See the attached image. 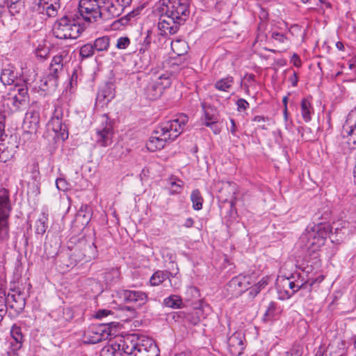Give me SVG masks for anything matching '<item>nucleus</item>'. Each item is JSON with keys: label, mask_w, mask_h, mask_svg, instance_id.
Listing matches in <instances>:
<instances>
[{"label": "nucleus", "mask_w": 356, "mask_h": 356, "mask_svg": "<svg viewBox=\"0 0 356 356\" xmlns=\"http://www.w3.org/2000/svg\"><path fill=\"white\" fill-rule=\"evenodd\" d=\"M158 29L161 35H172L188 19L190 10L188 0H161Z\"/></svg>", "instance_id": "nucleus-1"}, {"label": "nucleus", "mask_w": 356, "mask_h": 356, "mask_svg": "<svg viewBox=\"0 0 356 356\" xmlns=\"http://www.w3.org/2000/svg\"><path fill=\"white\" fill-rule=\"evenodd\" d=\"M188 120L187 115L181 113L176 119L161 123L147 141V148L151 152L163 149L167 142L174 140L181 134Z\"/></svg>", "instance_id": "nucleus-2"}, {"label": "nucleus", "mask_w": 356, "mask_h": 356, "mask_svg": "<svg viewBox=\"0 0 356 356\" xmlns=\"http://www.w3.org/2000/svg\"><path fill=\"white\" fill-rule=\"evenodd\" d=\"M330 231L329 225L323 224L316 225L303 232L298 242V245L306 251L307 257L313 256L312 264L317 268L321 265L318 252L325 245Z\"/></svg>", "instance_id": "nucleus-3"}, {"label": "nucleus", "mask_w": 356, "mask_h": 356, "mask_svg": "<svg viewBox=\"0 0 356 356\" xmlns=\"http://www.w3.org/2000/svg\"><path fill=\"white\" fill-rule=\"evenodd\" d=\"M122 350L129 356H159V350L148 337L129 334L124 337Z\"/></svg>", "instance_id": "nucleus-4"}, {"label": "nucleus", "mask_w": 356, "mask_h": 356, "mask_svg": "<svg viewBox=\"0 0 356 356\" xmlns=\"http://www.w3.org/2000/svg\"><path fill=\"white\" fill-rule=\"evenodd\" d=\"M84 26L72 16L65 15L57 19L53 26L54 35L61 40L76 39L84 31Z\"/></svg>", "instance_id": "nucleus-5"}, {"label": "nucleus", "mask_w": 356, "mask_h": 356, "mask_svg": "<svg viewBox=\"0 0 356 356\" xmlns=\"http://www.w3.org/2000/svg\"><path fill=\"white\" fill-rule=\"evenodd\" d=\"M12 209L9 191L0 188V245H6L10 238L9 218Z\"/></svg>", "instance_id": "nucleus-6"}, {"label": "nucleus", "mask_w": 356, "mask_h": 356, "mask_svg": "<svg viewBox=\"0 0 356 356\" xmlns=\"http://www.w3.org/2000/svg\"><path fill=\"white\" fill-rule=\"evenodd\" d=\"M96 253V246L93 242L88 243L86 240H81L78 246L69 255V261L65 265L68 268H73L82 260L89 261L95 258Z\"/></svg>", "instance_id": "nucleus-7"}, {"label": "nucleus", "mask_w": 356, "mask_h": 356, "mask_svg": "<svg viewBox=\"0 0 356 356\" xmlns=\"http://www.w3.org/2000/svg\"><path fill=\"white\" fill-rule=\"evenodd\" d=\"M298 280L296 279L295 275H292L291 277H288L289 283L290 284H289L290 298L292 296H293L296 292L300 291V296L305 297L306 300H312V288L316 283H321L324 280V276L321 275L315 279L310 278L306 281H304L303 279L300 280L299 275H298Z\"/></svg>", "instance_id": "nucleus-8"}, {"label": "nucleus", "mask_w": 356, "mask_h": 356, "mask_svg": "<svg viewBox=\"0 0 356 356\" xmlns=\"http://www.w3.org/2000/svg\"><path fill=\"white\" fill-rule=\"evenodd\" d=\"M104 3L105 0H80L79 12L85 21L95 22L103 17L101 8Z\"/></svg>", "instance_id": "nucleus-9"}, {"label": "nucleus", "mask_w": 356, "mask_h": 356, "mask_svg": "<svg viewBox=\"0 0 356 356\" xmlns=\"http://www.w3.org/2000/svg\"><path fill=\"white\" fill-rule=\"evenodd\" d=\"M114 334L109 324H92L85 331L83 341L86 343H97Z\"/></svg>", "instance_id": "nucleus-10"}, {"label": "nucleus", "mask_w": 356, "mask_h": 356, "mask_svg": "<svg viewBox=\"0 0 356 356\" xmlns=\"http://www.w3.org/2000/svg\"><path fill=\"white\" fill-rule=\"evenodd\" d=\"M100 124L96 128L92 138L100 147H107L111 145L113 137V128L106 115L99 118Z\"/></svg>", "instance_id": "nucleus-11"}, {"label": "nucleus", "mask_w": 356, "mask_h": 356, "mask_svg": "<svg viewBox=\"0 0 356 356\" xmlns=\"http://www.w3.org/2000/svg\"><path fill=\"white\" fill-rule=\"evenodd\" d=\"M342 136L344 140L342 143L348 145V149L355 150L356 149V111H352L348 114L342 127Z\"/></svg>", "instance_id": "nucleus-12"}, {"label": "nucleus", "mask_w": 356, "mask_h": 356, "mask_svg": "<svg viewBox=\"0 0 356 356\" xmlns=\"http://www.w3.org/2000/svg\"><path fill=\"white\" fill-rule=\"evenodd\" d=\"M254 282L250 275L239 274L233 277L228 283L227 290L232 297L237 298L248 289V286Z\"/></svg>", "instance_id": "nucleus-13"}, {"label": "nucleus", "mask_w": 356, "mask_h": 356, "mask_svg": "<svg viewBox=\"0 0 356 356\" xmlns=\"http://www.w3.org/2000/svg\"><path fill=\"white\" fill-rule=\"evenodd\" d=\"M247 346L245 334L241 331H236L228 337L227 350L232 356H240Z\"/></svg>", "instance_id": "nucleus-14"}, {"label": "nucleus", "mask_w": 356, "mask_h": 356, "mask_svg": "<svg viewBox=\"0 0 356 356\" xmlns=\"http://www.w3.org/2000/svg\"><path fill=\"white\" fill-rule=\"evenodd\" d=\"M63 112L60 107L55 108L53 116L48 123L49 129H51L58 137L65 140L68 138L67 127L63 123Z\"/></svg>", "instance_id": "nucleus-15"}, {"label": "nucleus", "mask_w": 356, "mask_h": 356, "mask_svg": "<svg viewBox=\"0 0 356 356\" xmlns=\"http://www.w3.org/2000/svg\"><path fill=\"white\" fill-rule=\"evenodd\" d=\"M120 297L124 302L136 307H141L148 301L147 294L141 291L122 290L120 292Z\"/></svg>", "instance_id": "nucleus-16"}, {"label": "nucleus", "mask_w": 356, "mask_h": 356, "mask_svg": "<svg viewBox=\"0 0 356 356\" xmlns=\"http://www.w3.org/2000/svg\"><path fill=\"white\" fill-rule=\"evenodd\" d=\"M60 8V0H38L34 6L37 13L48 17H56Z\"/></svg>", "instance_id": "nucleus-17"}, {"label": "nucleus", "mask_w": 356, "mask_h": 356, "mask_svg": "<svg viewBox=\"0 0 356 356\" xmlns=\"http://www.w3.org/2000/svg\"><path fill=\"white\" fill-rule=\"evenodd\" d=\"M8 99L15 108L17 111L28 99V88L26 86H15L13 94Z\"/></svg>", "instance_id": "nucleus-18"}, {"label": "nucleus", "mask_w": 356, "mask_h": 356, "mask_svg": "<svg viewBox=\"0 0 356 356\" xmlns=\"http://www.w3.org/2000/svg\"><path fill=\"white\" fill-rule=\"evenodd\" d=\"M124 337H117L101 350L100 356H122Z\"/></svg>", "instance_id": "nucleus-19"}, {"label": "nucleus", "mask_w": 356, "mask_h": 356, "mask_svg": "<svg viewBox=\"0 0 356 356\" xmlns=\"http://www.w3.org/2000/svg\"><path fill=\"white\" fill-rule=\"evenodd\" d=\"M40 124L39 109L30 107L25 114L24 126L29 129V132H35Z\"/></svg>", "instance_id": "nucleus-20"}, {"label": "nucleus", "mask_w": 356, "mask_h": 356, "mask_svg": "<svg viewBox=\"0 0 356 356\" xmlns=\"http://www.w3.org/2000/svg\"><path fill=\"white\" fill-rule=\"evenodd\" d=\"M150 80L154 81L157 84L159 89L163 92V90L169 88L172 83V75L168 72H154L151 71Z\"/></svg>", "instance_id": "nucleus-21"}, {"label": "nucleus", "mask_w": 356, "mask_h": 356, "mask_svg": "<svg viewBox=\"0 0 356 356\" xmlns=\"http://www.w3.org/2000/svg\"><path fill=\"white\" fill-rule=\"evenodd\" d=\"M104 8L102 11L103 17L105 19H112L119 17L124 10L122 6L118 3L115 0H105Z\"/></svg>", "instance_id": "nucleus-22"}, {"label": "nucleus", "mask_w": 356, "mask_h": 356, "mask_svg": "<svg viewBox=\"0 0 356 356\" xmlns=\"http://www.w3.org/2000/svg\"><path fill=\"white\" fill-rule=\"evenodd\" d=\"M63 70V54L56 55L53 57L49 66V81L56 83V79L60 73Z\"/></svg>", "instance_id": "nucleus-23"}, {"label": "nucleus", "mask_w": 356, "mask_h": 356, "mask_svg": "<svg viewBox=\"0 0 356 356\" xmlns=\"http://www.w3.org/2000/svg\"><path fill=\"white\" fill-rule=\"evenodd\" d=\"M115 95V88L112 83L104 85L98 91L97 99L103 104L111 102Z\"/></svg>", "instance_id": "nucleus-24"}, {"label": "nucleus", "mask_w": 356, "mask_h": 356, "mask_svg": "<svg viewBox=\"0 0 356 356\" xmlns=\"http://www.w3.org/2000/svg\"><path fill=\"white\" fill-rule=\"evenodd\" d=\"M6 115L4 111L0 110V161L6 162L8 156L3 155L5 152L4 140L7 137L5 132Z\"/></svg>", "instance_id": "nucleus-25"}, {"label": "nucleus", "mask_w": 356, "mask_h": 356, "mask_svg": "<svg viewBox=\"0 0 356 356\" xmlns=\"http://www.w3.org/2000/svg\"><path fill=\"white\" fill-rule=\"evenodd\" d=\"M300 111L303 120L309 122L312 120L314 109L311 101L308 98H303L300 102Z\"/></svg>", "instance_id": "nucleus-26"}, {"label": "nucleus", "mask_w": 356, "mask_h": 356, "mask_svg": "<svg viewBox=\"0 0 356 356\" xmlns=\"http://www.w3.org/2000/svg\"><path fill=\"white\" fill-rule=\"evenodd\" d=\"M289 278L281 277L277 280V290L280 300L290 298Z\"/></svg>", "instance_id": "nucleus-27"}, {"label": "nucleus", "mask_w": 356, "mask_h": 356, "mask_svg": "<svg viewBox=\"0 0 356 356\" xmlns=\"http://www.w3.org/2000/svg\"><path fill=\"white\" fill-rule=\"evenodd\" d=\"M234 82V77L229 75L218 80L214 83V88L217 90L228 92L232 89Z\"/></svg>", "instance_id": "nucleus-28"}, {"label": "nucleus", "mask_w": 356, "mask_h": 356, "mask_svg": "<svg viewBox=\"0 0 356 356\" xmlns=\"http://www.w3.org/2000/svg\"><path fill=\"white\" fill-rule=\"evenodd\" d=\"M145 93L147 98L150 100H154L159 97L163 92L161 89H159L158 85L155 84L154 81L150 80L145 89Z\"/></svg>", "instance_id": "nucleus-29"}, {"label": "nucleus", "mask_w": 356, "mask_h": 356, "mask_svg": "<svg viewBox=\"0 0 356 356\" xmlns=\"http://www.w3.org/2000/svg\"><path fill=\"white\" fill-rule=\"evenodd\" d=\"M170 273L163 270H157L153 273L149 279L151 286H156L162 284L165 280H170Z\"/></svg>", "instance_id": "nucleus-30"}, {"label": "nucleus", "mask_w": 356, "mask_h": 356, "mask_svg": "<svg viewBox=\"0 0 356 356\" xmlns=\"http://www.w3.org/2000/svg\"><path fill=\"white\" fill-rule=\"evenodd\" d=\"M16 79L17 74L10 67L3 69L0 77L1 81L3 85L8 86L13 84Z\"/></svg>", "instance_id": "nucleus-31"}, {"label": "nucleus", "mask_w": 356, "mask_h": 356, "mask_svg": "<svg viewBox=\"0 0 356 356\" xmlns=\"http://www.w3.org/2000/svg\"><path fill=\"white\" fill-rule=\"evenodd\" d=\"M48 217L44 213H42L35 222V234L42 236L48 227Z\"/></svg>", "instance_id": "nucleus-32"}, {"label": "nucleus", "mask_w": 356, "mask_h": 356, "mask_svg": "<svg viewBox=\"0 0 356 356\" xmlns=\"http://www.w3.org/2000/svg\"><path fill=\"white\" fill-rule=\"evenodd\" d=\"M171 49L177 56H184L187 52V44L183 40H175L171 42Z\"/></svg>", "instance_id": "nucleus-33"}, {"label": "nucleus", "mask_w": 356, "mask_h": 356, "mask_svg": "<svg viewBox=\"0 0 356 356\" xmlns=\"http://www.w3.org/2000/svg\"><path fill=\"white\" fill-rule=\"evenodd\" d=\"M163 304L165 306L172 309H180L184 305L181 297L176 295H171L165 298L163 300Z\"/></svg>", "instance_id": "nucleus-34"}, {"label": "nucleus", "mask_w": 356, "mask_h": 356, "mask_svg": "<svg viewBox=\"0 0 356 356\" xmlns=\"http://www.w3.org/2000/svg\"><path fill=\"white\" fill-rule=\"evenodd\" d=\"M191 200L193 203V209L199 211L202 209L204 199L198 189H195L191 194Z\"/></svg>", "instance_id": "nucleus-35"}, {"label": "nucleus", "mask_w": 356, "mask_h": 356, "mask_svg": "<svg viewBox=\"0 0 356 356\" xmlns=\"http://www.w3.org/2000/svg\"><path fill=\"white\" fill-rule=\"evenodd\" d=\"M203 108L204 110L203 124L207 127H212L214 124H217L218 117L214 113L213 109L211 108L206 109L204 106Z\"/></svg>", "instance_id": "nucleus-36"}, {"label": "nucleus", "mask_w": 356, "mask_h": 356, "mask_svg": "<svg viewBox=\"0 0 356 356\" xmlns=\"http://www.w3.org/2000/svg\"><path fill=\"white\" fill-rule=\"evenodd\" d=\"M110 38L108 36H102L95 40L93 47L97 51H104L108 49Z\"/></svg>", "instance_id": "nucleus-37"}, {"label": "nucleus", "mask_w": 356, "mask_h": 356, "mask_svg": "<svg viewBox=\"0 0 356 356\" xmlns=\"http://www.w3.org/2000/svg\"><path fill=\"white\" fill-rule=\"evenodd\" d=\"M280 310L277 308V305L274 302L269 303L264 315V320L268 321L273 320L279 313Z\"/></svg>", "instance_id": "nucleus-38"}, {"label": "nucleus", "mask_w": 356, "mask_h": 356, "mask_svg": "<svg viewBox=\"0 0 356 356\" xmlns=\"http://www.w3.org/2000/svg\"><path fill=\"white\" fill-rule=\"evenodd\" d=\"M90 220V212L88 206L81 207L76 213V220L81 222L83 225H87Z\"/></svg>", "instance_id": "nucleus-39"}, {"label": "nucleus", "mask_w": 356, "mask_h": 356, "mask_svg": "<svg viewBox=\"0 0 356 356\" xmlns=\"http://www.w3.org/2000/svg\"><path fill=\"white\" fill-rule=\"evenodd\" d=\"M11 298L15 302V304L11 305V307L14 308L17 311H22L25 307V298L20 294L12 295Z\"/></svg>", "instance_id": "nucleus-40"}, {"label": "nucleus", "mask_w": 356, "mask_h": 356, "mask_svg": "<svg viewBox=\"0 0 356 356\" xmlns=\"http://www.w3.org/2000/svg\"><path fill=\"white\" fill-rule=\"evenodd\" d=\"M95 50L93 44L87 43L80 48L79 55L82 58H87L93 56Z\"/></svg>", "instance_id": "nucleus-41"}, {"label": "nucleus", "mask_w": 356, "mask_h": 356, "mask_svg": "<svg viewBox=\"0 0 356 356\" xmlns=\"http://www.w3.org/2000/svg\"><path fill=\"white\" fill-rule=\"evenodd\" d=\"M170 185L171 187L170 194L179 193L184 186V182L180 179H177V181H176L171 178Z\"/></svg>", "instance_id": "nucleus-42"}, {"label": "nucleus", "mask_w": 356, "mask_h": 356, "mask_svg": "<svg viewBox=\"0 0 356 356\" xmlns=\"http://www.w3.org/2000/svg\"><path fill=\"white\" fill-rule=\"evenodd\" d=\"M10 340H14L15 341L21 342L23 341V335L21 332V329L18 326H13L10 330Z\"/></svg>", "instance_id": "nucleus-43"}, {"label": "nucleus", "mask_w": 356, "mask_h": 356, "mask_svg": "<svg viewBox=\"0 0 356 356\" xmlns=\"http://www.w3.org/2000/svg\"><path fill=\"white\" fill-rule=\"evenodd\" d=\"M271 39L273 42L278 44H285L288 42V38L283 33L278 31H273L271 33Z\"/></svg>", "instance_id": "nucleus-44"}, {"label": "nucleus", "mask_w": 356, "mask_h": 356, "mask_svg": "<svg viewBox=\"0 0 356 356\" xmlns=\"http://www.w3.org/2000/svg\"><path fill=\"white\" fill-rule=\"evenodd\" d=\"M27 168H31V178L35 182H38L40 180V172L38 169V164L33 163L31 165H27Z\"/></svg>", "instance_id": "nucleus-45"}, {"label": "nucleus", "mask_w": 356, "mask_h": 356, "mask_svg": "<svg viewBox=\"0 0 356 356\" xmlns=\"http://www.w3.org/2000/svg\"><path fill=\"white\" fill-rule=\"evenodd\" d=\"M6 290L3 285L0 283V310L6 312Z\"/></svg>", "instance_id": "nucleus-46"}, {"label": "nucleus", "mask_w": 356, "mask_h": 356, "mask_svg": "<svg viewBox=\"0 0 356 356\" xmlns=\"http://www.w3.org/2000/svg\"><path fill=\"white\" fill-rule=\"evenodd\" d=\"M56 186L58 191H67L70 189V184L63 178H58L56 180Z\"/></svg>", "instance_id": "nucleus-47"}, {"label": "nucleus", "mask_w": 356, "mask_h": 356, "mask_svg": "<svg viewBox=\"0 0 356 356\" xmlns=\"http://www.w3.org/2000/svg\"><path fill=\"white\" fill-rule=\"evenodd\" d=\"M130 39L128 37H120L117 40L116 47L118 49H125L130 44Z\"/></svg>", "instance_id": "nucleus-48"}, {"label": "nucleus", "mask_w": 356, "mask_h": 356, "mask_svg": "<svg viewBox=\"0 0 356 356\" xmlns=\"http://www.w3.org/2000/svg\"><path fill=\"white\" fill-rule=\"evenodd\" d=\"M303 352L302 346L300 344H294L292 348L287 351L289 356H302Z\"/></svg>", "instance_id": "nucleus-49"}, {"label": "nucleus", "mask_w": 356, "mask_h": 356, "mask_svg": "<svg viewBox=\"0 0 356 356\" xmlns=\"http://www.w3.org/2000/svg\"><path fill=\"white\" fill-rule=\"evenodd\" d=\"M8 349H13L14 350H19L22 346V343L10 339L8 341Z\"/></svg>", "instance_id": "nucleus-50"}, {"label": "nucleus", "mask_w": 356, "mask_h": 356, "mask_svg": "<svg viewBox=\"0 0 356 356\" xmlns=\"http://www.w3.org/2000/svg\"><path fill=\"white\" fill-rule=\"evenodd\" d=\"M238 110H246L249 107V103L244 99H239L236 102Z\"/></svg>", "instance_id": "nucleus-51"}, {"label": "nucleus", "mask_w": 356, "mask_h": 356, "mask_svg": "<svg viewBox=\"0 0 356 356\" xmlns=\"http://www.w3.org/2000/svg\"><path fill=\"white\" fill-rule=\"evenodd\" d=\"M150 44V40L149 37H146L144 40L143 44L142 47L138 49L139 54L144 55L147 50V48Z\"/></svg>", "instance_id": "nucleus-52"}, {"label": "nucleus", "mask_w": 356, "mask_h": 356, "mask_svg": "<svg viewBox=\"0 0 356 356\" xmlns=\"http://www.w3.org/2000/svg\"><path fill=\"white\" fill-rule=\"evenodd\" d=\"M291 62L293 65L297 67H300L301 66L302 62L300 58V56L297 54H293L291 58Z\"/></svg>", "instance_id": "nucleus-53"}, {"label": "nucleus", "mask_w": 356, "mask_h": 356, "mask_svg": "<svg viewBox=\"0 0 356 356\" xmlns=\"http://www.w3.org/2000/svg\"><path fill=\"white\" fill-rule=\"evenodd\" d=\"M111 312L108 309H99L95 314V317L97 318H102L105 316H107L108 314H111Z\"/></svg>", "instance_id": "nucleus-54"}, {"label": "nucleus", "mask_w": 356, "mask_h": 356, "mask_svg": "<svg viewBox=\"0 0 356 356\" xmlns=\"http://www.w3.org/2000/svg\"><path fill=\"white\" fill-rule=\"evenodd\" d=\"M259 293V291L254 288V286H251L249 289L248 294H249V296L250 298H252V299L254 298Z\"/></svg>", "instance_id": "nucleus-55"}, {"label": "nucleus", "mask_w": 356, "mask_h": 356, "mask_svg": "<svg viewBox=\"0 0 356 356\" xmlns=\"http://www.w3.org/2000/svg\"><path fill=\"white\" fill-rule=\"evenodd\" d=\"M21 0H7L8 7L10 12L15 8L16 3L19 2Z\"/></svg>", "instance_id": "nucleus-56"}, {"label": "nucleus", "mask_w": 356, "mask_h": 356, "mask_svg": "<svg viewBox=\"0 0 356 356\" xmlns=\"http://www.w3.org/2000/svg\"><path fill=\"white\" fill-rule=\"evenodd\" d=\"M257 284L264 289L268 284V278L267 277H262Z\"/></svg>", "instance_id": "nucleus-57"}, {"label": "nucleus", "mask_w": 356, "mask_h": 356, "mask_svg": "<svg viewBox=\"0 0 356 356\" xmlns=\"http://www.w3.org/2000/svg\"><path fill=\"white\" fill-rule=\"evenodd\" d=\"M289 80L291 83V85L293 87H296L297 86L298 81V74L296 72H293L292 76L290 77Z\"/></svg>", "instance_id": "nucleus-58"}, {"label": "nucleus", "mask_w": 356, "mask_h": 356, "mask_svg": "<svg viewBox=\"0 0 356 356\" xmlns=\"http://www.w3.org/2000/svg\"><path fill=\"white\" fill-rule=\"evenodd\" d=\"M230 122H231V127H230V132L231 134L233 135V136H236V124H235V121L234 119L231 118L230 119Z\"/></svg>", "instance_id": "nucleus-59"}, {"label": "nucleus", "mask_w": 356, "mask_h": 356, "mask_svg": "<svg viewBox=\"0 0 356 356\" xmlns=\"http://www.w3.org/2000/svg\"><path fill=\"white\" fill-rule=\"evenodd\" d=\"M194 222V220L192 218H188L185 220L184 226L186 228H191L193 226Z\"/></svg>", "instance_id": "nucleus-60"}, {"label": "nucleus", "mask_w": 356, "mask_h": 356, "mask_svg": "<svg viewBox=\"0 0 356 356\" xmlns=\"http://www.w3.org/2000/svg\"><path fill=\"white\" fill-rule=\"evenodd\" d=\"M266 120H268V118H266L262 115H256L252 119V120L254 122H257V123L264 122L266 121Z\"/></svg>", "instance_id": "nucleus-61"}, {"label": "nucleus", "mask_w": 356, "mask_h": 356, "mask_svg": "<svg viewBox=\"0 0 356 356\" xmlns=\"http://www.w3.org/2000/svg\"><path fill=\"white\" fill-rule=\"evenodd\" d=\"M170 284L171 286L174 288V289H179L181 286V282L180 280H175V283H172V280H170Z\"/></svg>", "instance_id": "nucleus-62"}, {"label": "nucleus", "mask_w": 356, "mask_h": 356, "mask_svg": "<svg viewBox=\"0 0 356 356\" xmlns=\"http://www.w3.org/2000/svg\"><path fill=\"white\" fill-rule=\"evenodd\" d=\"M18 351L19 350H14L13 349H8L7 350V355H8V356H19Z\"/></svg>", "instance_id": "nucleus-63"}, {"label": "nucleus", "mask_w": 356, "mask_h": 356, "mask_svg": "<svg viewBox=\"0 0 356 356\" xmlns=\"http://www.w3.org/2000/svg\"><path fill=\"white\" fill-rule=\"evenodd\" d=\"M209 127L212 129L215 134H218L220 132V129L217 126L216 124H214V125Z\"/></svg>", "instance_id": "nucleus-64"}]
</instances>
